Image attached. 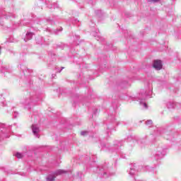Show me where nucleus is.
I'll use <instances>...</instances> for the list:
<instances>
[{"label": "nucleus", "instance_id": "obj_7", "mask_svg": "<svg viewBox=\"0 0 181 181\" xmlns=\"http://www.w3.org/2000/svg\"><path fill=\"white\" fill-rule=\"evenodd\" d=\"M146 125H148V127H152V120H147Z\"/></svg>", "mask_w": 181, "mask_h": 181}, {"label": "nucleus", "instance_id": "obj_3", "mask_svg": "<svg viewBox=\"0 0 181 181\" xmlns=\"http://www.w3.org/2000/svg\"><path fill=\"white\" fill-rule=\"evenodd\" d=\"M33 37V33H27L25 37L24 38L25 42H28V40H30Z\"/></svg>", "mask_w": 181, "mask_h": 181}, {"label": "nucleus", "instance_id": "obj_5", "mask_svg": "<svg viewBox=\"0 0 181 181\" xmlns=\"http://www.w3.org/2000/svg\"><path fill=\"white\" fill-rule=\"evenodd\" d=\"M16 156L18 159H22V158H23V154L21 153H16Z\"/></svg>", "mask_w": 181, "mask_h": 181}, {"label": "nucleus", "instance_id": "obj_4", "mask_svg": "<svg viewBox=\"0 0 181 181\" xmlns=\"http://www.w3.org/2000/svg\"><path fill=\"white\" fill-rule=\"evenodd\" d=\"M56 178V177L53 176V175H49L47 177V181H54V179Z\"/></svg>", "mask_w": 181, "mask_h": 181}, {"label": "nucleus", "instance_id": "obj_2", "mask_svg": "<svg viewBox=\"0 0 181 181\" xmlns=\"http://www.w3.org/2000/svg\"><path fill=\"white\" fill-rule=\"evenodd\" d=\"M32 131L33 134L36 136L37 138H39V132H40V130L39 129V126L37 124H33L32 125Z\"/></svg>", "mask_w": 181, "mask_h": 181}, {"label": "nucleus", "instance_id": "obj_6", "mask_svg": "<svg viewBox=\"0 0 181 181\" xmlns=\"http://www.w3.org/2000/svg\"><path fill=\"white\" fill-rule=\"evenodd\" d=\"M63 173H66V171L64 170H58L56 172V174H57V175H63Z\"/></svg>", "mask_w": 181, "mask_h": 181}, {"label": "nucleus", "instance_id": "obj_11", "mask_svg": "<svg viewBox=\"0 0 181 181\" xmlns=\"http://www.w3.org/2000/svg\"><path fill=\"white\" fill-rule=\"evenodd\" d=\"M148 2H154V3H156V2H159V0H147Z\"/></svg>", "mask_w": 181, "mask_h": 181}, {"label": "nucleus", "instance_id": "obj_8", "mask_svg": "<svg viewBox=\"0 0 181 181\" xmlns=\"http://www.w3.org/2000/svg\"><path fill=\"white\" fill-rule=\"evenodd\" d=\"M141 105H143L145 108H148V105L146 103L140 102Z\"/></svg>", "mask_w": 181, "mask_h": 181}, {"label": "nucleus", "instance_id": "obj_10", "mask_svg": "<svg viewBox=\"0 0 181 181\" xmlns=\"http://www.w3.org/2000/svg\"><path fill=\"white\" fill-rule=\"evenodd\" d=\"M88 132H81V135H82V136H84L86 135H87Z\"/></svg>", "mask_w": 181, "mask_h": 181}, {"label": "nucleus", "instance_id": "obj_1", "mask_svg": "<svg viewBox=\"0 0 181 181\" xmlns=\"http://www.w3.org/2000/svg\"><path fill=\"white\" fill-rule=\"evenodd\" d=\"M163 66V65L162 64V61L158 59L154 60L153 67H154L156 70H162Z\"/></svg>", "mask_w": 181, "mask_h": 181}, {"label": "nucleus", "instance_id": "obj_9", "mask_svg": "<svg viewBox=\"0 0 181 181\" xmlns=\"http://www.w3.org/2000/svg\"><path fill=\"white\" fill-rule=\"evenodd\" d=\"M129 175H135V170L134 169H130V171H129Z\"/></svg>", "mask_w": 181, "mask_h": 181}]
</instances>
